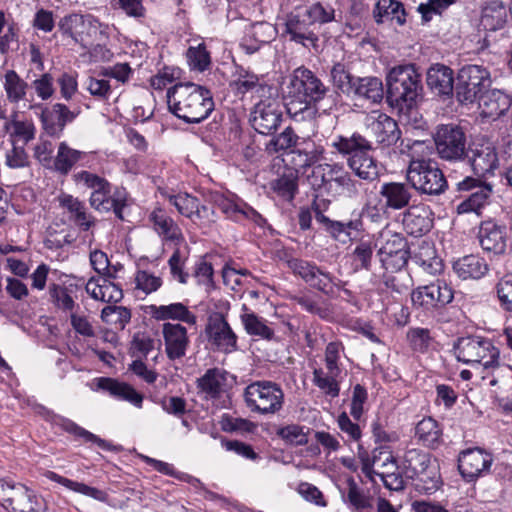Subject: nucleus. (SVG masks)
I'll return each mask as SVG.
<instances>
[{"mask_svg":"<svg viewBox=\"0 0 512 512\" xmlns=\"http://www.w3.org/2000/svg\"><path fill=\"white\" fill-rule=\"evenodd\" d=\"M386 101L400 117H412L414 127L420 128L422 118L418 120L415 109L417 101L422 98L423 85L421 74L413 64L393 67L386 77Z\"/></svg>","mask_w":512,"mask_h":512,"instance_id":"nucleus-1","label":"nucleus"},{"mask_svg":"<svg viewBox=\"0 0 512 512\" xmlns=\"http://www.w3.org/2000/svg\"><path fill=\"white\" fill-rule=\"evenodd\" d=\"M334 20L335 10L330 5L318 2L307 8H297L286 14L282 24V36L307 49L319 52L320 27Z\"/></svg>","mask_w":512,"mask_h":512,"instance_id":"nucleus-2","label":"nucleus"},{"mask_svg":"<svg viewBox=\"0 0 512 512\" xmlns=\"http://www.w3.org/2000/svg\"><path fill=\"white\" fill-rule=\"evenodd\" d=\"M170 111L187 123H200L214 110L212 93L192 82L177 83L167 91Z\"/></svg>","mask_w":512,"mask_h":512,"instance_id":"nucleus-3","label":"nucleus"},{"mask_svg":"<svg viewBox=\"0 0 512 512\" xmlns=\"http://www.w3.org/2000/svg\"><path fill=\"white\" fill-rule=\"evenodd\" d=\"M327 98L334 103L333 91L308 68L298 67L290 75L286 103L289 113L296 115L313 107L317 108V105Z\"/></svg>","mask_w":512,"mask_h":512,"instance_id":"nucleus-4","label":"nucleus"},{"mask_svg":"<svg viewBox=\"0 0 512 512\" xmlns=\"http://www.w3.org/2000/svg\"><path fill=\"white\" fill-rule=\"evenodd\" d=\"M437 156L446 162L466 160L468 155L467 135L464 129L454 123L439 124L432 134Z\"/></svg>","mask_w":512,"mask_h":512,"instance_id":"nucleus-5","label":"nucleus"},{"mask_svg":"<svg viewBox=\"0 0 512 512\" xmlns=\"http://www.w3.org/2000/svg\"><path fill=\"white\" fill-rule=\"evenodd\" d=\"M407 180L413 189L430 196L441 195L448 187L443 172L431 159L412 160L407 170Z\"/></svg>","mask_w":512,"mask_h":512,"instance_id":"nucleus-6","label":"nucleus"},{"mask_svg":"<svg viewBox=\"0 0 512 512\" xmlns=\"http://www.w3.org/2000/svg\"><path fill=\"white\" fill-rule=\"evenodd\" d=\"M453 348L457 359L463 363L482 365L485 369L499 366V350L490 339L465 336L459 338Z\"/></svg>","mask_w":512,"mask_h":512,"instance_id":"nucleus-7","label":"nucleus"},{"mask_svg":"<svg viewBox=\"0 0 512 512\" xmlns=\"http://www.w3.org/2000/svg\"><path fill=\"white\" fill-rule=\"evenodd\" d=\"M244 400L247 407L262 415L279 412L284 404V391L275 382L255 381L244 390Z\"/></svg>","mask_w":512,"mask_h":512,"instance_id":"nucleus-8","label":"nucleus"},{"mask_svg":"<svg viewBox=\"0 0 512 512\" xmlns=\"http://www.w3.org/2000/svg\"><path fill=\"white\" fill-rule=\"evenodd\" d=\"M207 201L220 209L226 219L236 223L250 221L259 227L266 223L265 218L252 206L234 193L224 194L219 191H209Z\"/></svg>","mask_w":512,"mask_h":512,"instance_id":"nucleus-9","label":"nucleus"},{"mask_svg":"<svg viewBox=\"0 0 512 512\" xmlns=\"http://www.w3.org/2000/svg\"><path fill=\"white\" fill-rule=\"evenodd\" d=\"M377 256L386 271L398 272L408 263L410 249L407 239L401 233L385 229L380 234Z\"/></svg>","mask_w":512,"mask_h":512,"instance_id":"nucleus-10","label":"nucleus"},{"mask_svg":"<svg viewBox=\"0 0 512 512\" xmlns=\"http://www.w3.org/2000/svg\"><path fill=\"white\" fill-rule=\"evenodd\" d=\"M490 72L480 65H466L457 76L456 97L461 103H473L491 86Z\"/></svg>","mask_w":512,"mask_h":512,"instance_id":"nucleus-11","label":"nucleus"},{"mask_svg":"<svg viewBox=\"0 0 512 512\" xmlns=\"http://www.w3.org/2000/svg\"><path fill=\"white\" fill-rule=\"evenodd\" d=\"M454 298L452 288L444 281L437 279L429 284L418 286L411 293V301L415 308L433 313L451 303Z\"/></svg>","mask_w":512,"mask_h":512,"instance_id":"nucleus-12","label":"nucleus"},{"mask_svg":"<svg viewBox=\"0 0 512 512\" xmlns=\"http://www.w3.org/2000/svg\"><path fill=\"white\" fill-rule=\"evenodd\" d=\"M288 267L296 276L325 295H331L334 287H340V280L313 261L292 258L288 261Z\"/></svg>","mask_w":512,"mask_h":512,"instance_id":"nucleus-13","label":"nucleus"},{"mask_svg":"<svg viewBox=\"0 0 512 512\" xmlns=\"http://www.w3.org/2000/svg\"><path fill=\"white\" fill-rule=\"evenodd\" d=\"M459 192H470L468 198L462 201L457 210L459 213L476 212L488 203L493 192V186L479 178L466 176L456 183Z\"/></svg>","mask_w":512,"mask_h":512,"instance_id":"nucleus-14","label":"nucleus"},{"mask_svg":"<svg viewBox=\"0 0 512 512\" xmlns=\"http://www.w3.org/2000/svg\"><path fill=\"white\" fill-rule=\"evenodd\" d=\"M29 109H40V121L45 133L54 138H60L68 123H71L76 114L66 105L56 103L50 107L42 104H30Z\"/></svg>","mask_w":512,"mask_h":512,"instance_id":"nucleus-15","label":"nucleus"},{"mask_svg":"<svg viewBox=\"0 0 512 512\" xmlns=\"http://www.w3.org/2000/svg\"><path fill=\"white\" fill-rule=\"evenodd\" d=\"M283 121L282 111L277 102L266 99L260 100L251 112L252 127L260 134L272 135Z\"/></svg>","mask_w":512,"mask_h":512,"instance_id":"nucleus-16","label":"nucleus"},{"mask_svg":"<svg viewBox=\"0 0 512 512\" xmlns=\"http://www.w3.org/2000/svg\"><path fill=\"white\" fill-rule=\"evenodd\" d=\"M492 462L493 457L490 453L478 447L469 448L460 453L458 469L466 481L472 482L487 474Z\"/></svg>","mask_w":512,"mask_h":512,"instance_id":"nucleus-17","label":"nucleus"},{"mask_svg":"<svg viewBox=\"0 0 512 512\" xmlns=\"http://www.w3.org/2000/svg\"><path fill=\"white\" fill-rule=\"evenodd\" d=\"M209 342L219 351L230 353L237 349V336L221 313L209 316L205 328Z\"/></svg>","mask_w":512,"mask_h":512,"instance_id":"nucleus-18","label":"nucleus"},{"mask_svg":"<svg viewBox=\"0 0 512 512\" xmlns=\"http://www.w3.org/2000/svg\"><path fill=\"white\" fill-rule=\"evenodd\" d=\"M233 77L230 86L236 95L244 97L247 93H252L260 99L271 96L273 87L263 80V76H259L251 70L243 66H236Z\"/></svg>","mask_w":512,"mask_h":512,"instance_id":"nucleus-19","label":"nucleus"},{"mask_svg":"<svg viewBox=\"0 0 512 512\" xmlns=\"http://www.w3.org/2000/svg\"><path fill=\"white\" fill-rule=\"evenodd\" d=\"M478 238L484 251L503 254L507 247V227L494 220H486L480 225Z\"/></svg>","mask_w":512,"mask_h":512,"instance_id":"nucleus-20","label":"nucleus"},{"mask_svg":"<svg viewBox=\"0 0 512 512\" xmlns=\"http://www.w3.org/2000/svg\"><path fill=\"white\" fill-rule=\"evenodd\" d=\"M162 334L165 352L170 360L181 359L186 355L190 345L187 329L179 323H164Z\"/></svg>","mask_w":512,"mask_h":512,"instance_id":"nucleus-21","label":"nucleus"},{"mask_svg":"<svg viewBox=\"0 0 512 512\" xmlns=\"http://www.w3.org/2000/svg\"><path fill=\"white\" fill-rule=\"evenodd\" d=\"M379 194L384 211L401 210L409 206L413 188L409 183L387 182L382 184Z\"/></svg>","mask_w":512,"mask_h":512,"instance_id":"nucleus-22","label":"nucleus"},{"mask_svg":"<svg viewBox=\"0 0 512 512\" xmlns=\"http://www.w3.org/2000/svg\"><path fill=\"white\" fill-rule=\"evenodd\" d=\"M331 146L346 157L347 162L373 151L372 143L358 132L336 136Z\"/></svg>","mask_w":512,"mask_h":512,"instance_id":"nucleus-23","label":"nucleus"},{"mask_svg":"<svg viewBox=\"0 0 512 512\" xmlns=\"http://www.w3.org/2000/svg\"><path fill=\"white\" fill-rule=\"evenodd\" d=\"M367 129L378 144L385 146L396 144L401 136L397 122L386 114H380L370 121Z\"/></svg>","mask_w":512,"mask_h":512,"instance_id":"nucleus-24","label":"nucleus"},{"mask_svg":"<svg viewBox=\"0 0 512 512\" xmlns=\"http://www.w3.org/2000/svg\"><path fill=\"white\" fill-rule=\"evenodd\" d=\"M481 115L486 118L497 119L509 109L511 100L502 91L488 88L477 100Z\"/></svg>","mask_w":512,"mask_h":512,"instance_id":"nucleus-25","label":"nucleus"},{"mask_svg":"<svg viewBox=\"0 0 512 512\" xmlns=\"http://www.w3.org/2000/svg\"><path fill=\"white\" fill-rule=\"evenodd\" d=\"M429 89L438 96L449 97L454 91L453 70L443 64H434L427 71Z\"/></svg>","mask_w":512,"mask_h":512,"instance_id":"nucleus-26","label":"nucleus"},{"mask_svg":"<svg viewBox=\"0 0 512 512\" xmlns=\"http://www.w3.org/2000/svg\"><path fill=\"white\" fill-rule=\"evenodd\" d=\"M468 164L471 167L475 178L482 179L488 174H493L498 167V157L493 148L482 147L480 149L469 150L466 156Z\"/></svg>","mask_w":512,"mask_h":512,"instance_id":"nucleus-27","label":"nucleus"},{"mask_svg":"<svg viewBox=\"0 0 512 512\" xmlns=\"http://www.w3.org/2000/svg\"><path fill=\"white\" fill-rule=\"evenodd\" d=\"M359 458L361 459L362 470L368 476L375 474L376 471L373 470V466H377L381 471L398 468L396 460L388 446H379L375 448L372 451L371 456H369L366 451L360 450Z\"/></svg>","mask_w":512,"mask_h":512,"instance_id":"nucleus-28","label":"nucleus"},{"mask_svg":"<svg viewBox=\"0 0 512 512\" xmlns=\"http://www.w3.org/2000/svg\"><path fill=\"white\" fill-rule=\"evenodd\" d=\"M402 224L409 235L419 237L430 231L432 219L425 208L413 206L403 213Z\"/></svg>","mask_w":512,"mask_h":512,"instance_id":"nucleus-29","label":"nucleus"},{"mask_svg":"<svg viewBox=\"0 0 512 512\" xmlns=\"http://www.w3.org/2000/svg\"><path fill=\"white\" fill-rule=\"evenodd\" d=\"M149 313L158 321L177 320L189 325H195L197 322L196 315L180 302L160 306L150 305Z\"/></svg>","mask_w":512,"mask_h":512,"instance_id":"nucleus-30","label":"nucleus"},{"mask_svg":"<svg viewBox=\"0 0 512 512\" xmlns=\"http://www.w3.org/2000/svg\"><path fill=\"white\" fill-rule=\"evenodd\" d=\"M98 387L107 391L111 396L130 402L140 408L143 402L142 394L138 393L131 385L116 379L101 377L98 379Z\"/></svg>","mask_w":512,"mask_h":512,"instance_id":"nucleus-31","label":"nucleus"},{"mask_svg":"<svg viewBox=\"0 0 512 512\" xmlns=\"http://www.w3.org/2000/svg\"><path fill=\"white\" fill-rule=\"evenodd\" d=\"M351 96L357 99L378 103L382 100L384 89L382 81L377 77H357L355 86L351 88Z\"/></svg>","mask_w":512,"mask_h":512,"instance_id":"nucleus-32","label":"nucleus"},{"mask_svg":"<svg viewBox=\"0 0 512 512\" xmlns=\"http://www.w3.org/2000/svg\"><path fill=\"white\" fill-rule=\"evenodd\" d=\"M373 17L378 24L395 21L399 25H404L406 11L403 4L397 0H378L373 10Z\"/></svg>","mask_w":512,"mask_h":512,"instance_id":"nucleus-33","label":"nucleus"},{"mask_svg":"<svg viewBox=\"0 0 512 512\" xmlns=\"http://www.w3.org/2000/svg\"><path fill=\"white\" fill-rule=\"evenodd\" d=\"M410 479L412 480V485L417 492L428 495L433 494L440 488L442 483L439 464L437 461H434Z\"/></svg>","mask_w":512,"mask_h":512,"instance_id":"nucleus-34","label":"nucleus"},{"mask_svg":"<svg viewBox=\"0 0 512 512\" xmlns=\"http://www.w3.org/2000/svg\"><path fill=\"white\" fill-rule=\"evenodd\" d=\"M85 155V152L71 148L66 142H61L50 170L66 176Z\"/></svg>","mask_w":512,"mask_h":512,"instance_id":"nucleus-35","label":"nucleus"},{"mask_svg":"<svg viewBox=\"0 0 512 512\" xmlns=\"http://www.w3.org/2000/svg\"><path fill=\"white\" fill-rule=\"evenodd\" d=\"M507 22V10L500 2H491L483 9L479 27L485 31L495 32L505 27Z\"/></svg>","mask_w":512,"mask_h":512,"instance_id":"nucleus-36","label":"nucleus"},{"mask_svg":"<svg viewBox=\"0 0 512 512\" xmlns=\"http://www.w3.org/2000/svg\"><path fill=\"white\" fill-rule=\"evenodd\" d=\"M149 219L153 223L155 231L166 240L175 241L183 239L178 225L162 208H155L151 212Z\"/></svg>","mask_w":512,"mask_h":512,"instance_id":"nucleus-37","label":"nucleus"},{"mask_svg":"<svg viewBox=\"0 0 512 512\" xmlns=\"http://www.w3.org/2000/svg\"><path fill=\"white\" fill-rule=\"evenodd\" d=\"M61 205L71 214L72 220L82 231H88L94 224L95 218L86 212V208L78 198L72 195H65L61 199Z\"/></svg>","mask_w":512,"mask_h":512,"instance_id":"nucleus-38","label":"nucleus"},{"mask_svg":"<svg viewBox=\"0 0 512 512\" xmlns=\"http://www.w3.org/2000/svg\"><path fill=\"white\" fill-rule=\"evenodd\" d=\"M324 152L322 146H318L310 139H302L300 145L292 153L296 155L293 158L294 165L297 168L305 169L318 162Z\"/></svg>","mask_w":512,"mask_h":512,"instance_id":"nucleus-39","label":"nucleus"},{"mask_svg":"<svg viewBox=\"0 0 512 512\" xmlns=\"http://www.w3.org/2000/svg\"><path fill=\"white\" fill-rule=\"evenodd\" d=\"M453 269L463 279L480 278L488 270L483 259L476 255L464 256L453 263Z\"/></svg>","mask_w":512,"mask_h":512,"instance_id":"nucleus-40","label":"nucleus"},{"mask_svg":"<svg viewBox=\"0 0 512 512\" xmlns=\"http://www.w3.org/2000/svg\"><path fill=\"white\" fill-rule=\"evenodd\" d=\"M415 436L424 446L435 449L441 443L442 430L431 417L424 418L415 427Z\"/></svg>","mask_w":512,"mask_h":512,"instance_id":"nucleus-41","label":"nucleus"},{"mask_svg":"<svg viewBox=\"0 0 512 512\" xmlns=\"http://www.w3.org/2000/svg\"><path fill=\"white\" fill-rule=\"evenodd\" d=\"M349 168L360 179L367 182H373L379 178L380 167L376 159L370 153L364 154L347 162Z\"/></svg>","mask_w":512,"mask_h":512,"instance_id":"nucleus-42","label":"nucleus"},{"mask_svg":"<svg viewBox=\"0 0 512 512\" xmlns=\"http://www.w3.org/2000/svg\"><path fill=\"white\" fill-rule=\"evenodd\" d=\"M4 90L10 103H19L27 99L29 84L14 70H8L4 75Z\"/></svg>","mask_w":512,"mask_h":512,"instance_id":"nucleus-43","label":"nucleus"},{"mask_svg":"<svg viewBox=\"0 0 512 512\" xmlns=\"http://www.w3.org/2000/svg\"><path fill=\"white\" fill-rule=\"evenodd\" d=\"M246 312L240 318L247 334L257 336L264 340H272L274 338V330L267 325L262 317L258 316L244 306Z\"/></svg>","mask_w":512,"mask_h":512,"instance_id":"nucleus-44","label":"nucleus"},{"mask_svg":"<svg viewBox=\"0 0 512 512\" xmlns=\"http://www.w3.org/2000/svg\"><path fill=\"white\" fill-rule=\"evenodd\" d=\"M45 476L54 481V482H57L63 486H65L66 488L72 490V491H75L77 493H80V494H83L85 496H88V497H91L95 500H98V501H101V502H104L106 499H107V494L106 492L100 490V489H97L95 487H90L84 483H79V482H76V481H73V480H70L68 478H65L63 476H60L58 475L57 473L53 472V471H47L45 473Z\"/></svg>","mask_w":512,"mask_h":512,"instance_id":"nucleus-45","label":"nucleus"},{"mask_svg":"<svg viewBox=\"0 0 512 512\" xmlns=\"http://www.w3.org/2000/svg\"><path fill=\"white\" fill-rule=\"evenodd\" d=\"M436 461L430 454L420 449H410L404 455L403 468L407 478H412L426 466Z\"/></svg>","mask_w":512,"mask_h":512,"instance_id":"nucleus-46","label":"nucleus"},{"mask_svg":"<svg viewBox=\"0 0 512 512\" xmlns=\"http://www.w3.org/2000/svg\"><path fill=\"white\" fill-rule=\"evenodd\" d=\"M59 425L68 433L75 435L76 437L83 438L85 442L95 443L98 447L106 451L117 450L116 446L112 443L101 439L97 435L89 432L88 430L80 427L70 419L60 417Z\"/></svg>","mask_w":512,"mask_h":512,"instance_id":"nucleus-47","label":"nucleus"},{"mask_svg":"<svg viewBox=\"0 0 512 512\" xmlns=\"http://www.w3.org/2000/svg\"><path fill=\"white\" fill-rule=\"evenodd\" d=\"M226 378L220 369H208L205 374L197 380V387L201 392L211 398H217L222 390Z\"/></svg>","mask_w":512,"mask_h":512,"instance_id":"nucleus-48","label":"nucleus"},{"mask_svg":"<svg viewBox=\"0 0 512 512\" xmlns=\"http://www.w3.org/2000/svg\"><path fill=\"white\" fill-rule=\"evenodd\" d=\"M301 140L302 139L296 135L291 127H287L279 135L271 138L267 143L266 149L273 153L286 150H296L300 145Z\"/></svg>","mask_w":512,"mask_h":512,"instance_id":"nucleus-49","label":"nucleus"},{"mask_svg":"<svg viewBox=\"0 0 512 512\" xmlns=\"http://www.w3.org/2000/svg\"><path fill=\"white\" fill-rule=\"evenodd\" d=\"M333 86L341 93L351 96V88L355 86V79L343 63H336L330 70Z\"/></svg>","mask_w":512,"mask_h":512,"instance_id":"nucleus-50","label":"nucleus"},{"mask_svg":"<svg viewBox=\"0 0 512 512\" xmlns=\"http://www.w3.org/2000/svg\"><path fill=\"white\" fill-rule=\"evenodd\" d=\"M9 512H41V503L34 492L24 486L23 491L17 492Z\"/></svg>","mask_w":512,"mask_h":512,"instance_id":"nucleus-51","label":"nucleus"},{"mask_svg":"<svg viewBox=\"0 0 512 512\" xmlns=\"http://www.w3.org/2000/svg\"><path fill=\"white\" fill-rule=\"evenodd\" d=\"M4 130L10 134V139L19 138L23 140V145L34 139L36 128L32 121H20L14 117L11 121L4 124Z\"/></svg>","mask_w":512,"mask_h":512,"instance_id":"nucleus-52","label":"nucleus"},{"mask_svg":"<svg viewBox=\"0 0 512 512\" xmlns=\"http://www.w3.org/2000/svg\"><path fill=\"white\" fill-rule=\"evenodd\" d=\"M376 246L371 241H360L356 245L352 253L355 270H371Z\"/></svg>","mask_w":512,"mask_h":512,"instance_id":"nucleus-53","label":"nucleus"},{"mask_svg":"<svg viewBox=\"0 0 512 512\" xmlns=\"http://www.w3.org/2000/svg\"><path fill=\"white\" fill-rule=\"evenodd\" d=\"M272 188L282 199L292 202L298 192V177L293 172L283 174L274 181Z\"/></svg>","mask_w":512,"mask_h":512,"instance_id":"nucleus-54","label":"nucleus"},{"mask_svg":"<svg viewBox=\"0 0 512 512\" xmlns=\"http://www.w3.org/2000/svg\"><path fill=\"white\" fill-rule=\"evenodd\" d=\"M347 500L358 512H374V499L365 495L352 478L348 480Z\"/></svg>","mask_w":512,"mask_h":512,"instance_id":"nucleus-55","label":"nucleus"},{"mask_svg":"<svg viewBox=\"0 0 512 512\" xmlns=\"http://www.w3.org/2000/svg\"><path fill=\"white\" fill-rule=\"evenodd\" d=\"M347 500L358 512H374V499L365 495L352 478L348 480Z\"/></svg>","mask_w":512,"mask_h":512,"instance_id":"nucleus-56","label":"nucleus"},{"mask_svg":"<svg viewBox=\"0 0 512 512\" xmlns=\"http://www.w3.org/2000/svg\"><path fill=\"white\" fill-rule=\"evenodd\" d=\"M101 319L109 325L124 329L126 324L130 322L131 312L128 308L123 306L109 305L102 309Z\"/></svg>","mask_w":512,"mask_h":512,"instance_id":"nucleus-57","label":"nucleus"},{"mask_svg":"<svg viewBox=\"0 0 512 512\" xmlns=\"http://www.w3.org/2000/svg\"><path fill=\"white\" fill-rule=\"evenodd\" d=\"M186 56L189 66L193 70L203 72L211 65L210 53L203 42L195 47L190 46L186 52Z\"/></svg>","mask_w":512,"mask_h":512,"instance_id":"nucleus-58","label":"nucleus"},{"mask_svg":"<svg viewBox=\"0 0 512 512\" xmlns=\"http://www.w3.org/2000/svg\"><path fill=\"white\" fill-rule=\"evenodd\" d=\"M49 294L53 304L62 311L74 313L75 308L79 307L67 287L51 284Z\"/></svg>","mask_w":512,"mask_h":512,"instance_id":"nucleus-59","label":"nucleus"},{"mask_svg":"<svg viewBox=\"0 0 512 512\" xmlns=\"http://www.w3.org/2000/svg\"><path fill=\"white\" fill-rule=\"evenodd\" d=\"M276 434L290 445L302 446L308 443V433L304 431V427L297 424L280 427Z\"/></svg>","mask_w":512,"mask_h":512,"instance_id":"nucleus-60","label":"nucleus"},{"mask_svg":"<svg viewBox=\"0 0 512 512\" xmlns=\"http://www.w3.org/2000/svg\"><path fill=\"white\" fill-rule=\"evenodd\" d=\"M407 339L411 348L420 353H425L430 348L433 338L427 328H410L407 332Z\"/></svg>","mask_w":512,"mask_h":512,"instance_id":"nucleus-61","label":"nucleus"},{"mask_svg":"<svg viewBox=\"0 0 512 512\" xmlns=\"http://www.w3.org/2000/svg\"><path fill=\"white\" fill-rule=\"evenodd\" d=\"M12 148L5 153V164L11 169L25 168L30 165L29 156L25 145L19 146L15 140H11Z\"/></svg>","mask_w":512,"mask_h":512,"instance_id":"nucleus-62","label":"nucleus"},{"mask_svg":"<svg viewBox=\"0 0 512 512\" xmlns=\"http://www.w3.org/2000/svg\"><path fill=\"white\" fill-rule=\"evenodd\" d=\"M338 375L329 374L325 375L322 369H315L313 371V381L315 385L321 389L326 395L337 397L339 395V385L336 381Z\"/></svg>","mask_w":512,"mask_h":512,"instance_id":"nucleus-63","label":"nucleus"},{"mask_svg":"<svg viewBox=\"0 0 512 512\" xmlns=\"http://www.w3.org/2000/svg\"><path fill=\"white\" fill-rule=\"evenodd\" d=\"M496 293L501 308L506 312H512V275L504 277L497 283Z\"/></svg>","mask_w":512,"mask_h":512,"instance_id":"nucleus-64","label":"nucleus"}]
</instances>
